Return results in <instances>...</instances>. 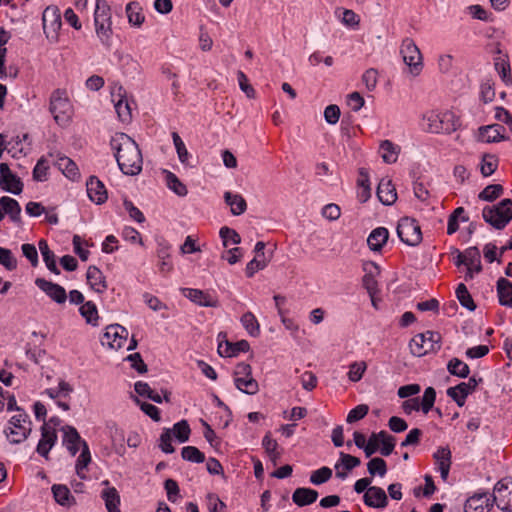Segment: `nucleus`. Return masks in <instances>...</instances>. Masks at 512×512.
Returning <instances> with one entry per match:
<instances>
[{
    "label": "nucleus",
    "mask_w": 512,
    "mask_h": 512,
    "mask_svg": "<svg viewBox=\"0 0 512 512\" xmlns=\"http://www.w3.org/2000/svg\"><path fill=\"white\" fill-rule=\"evenodd\" d=\"M119 169L126 175H138L142 171L143 158L138 144L123 132L115 133L110 140Z\"/></svg>",
    "instance_id": "nucleus-1"
},
{
    "label": "nucleus",
    "mask_w": 512,
    "mask_h": 512,
    "mask_svg": "<svg viewBox=\"0 0 512 512\" xmlns=\"http://www.w3.org/2000/svg\"><path fill=\"white\" fill-rule=\"evenodd\" d=\"M49 111L55 122L60 126L70 123L73 115V106L65 89H55L49 99Z\"/></svg>",
    "instance_id": "nucleus-2"
},
{
    "label": "nucleus",
    "mask_w": 512,
    "mask_h": 512,
    "mask_svg": "<svg viewBox=\"0 0 512 512\" xmlns=\"http://www.w3.org/2000/svg\"><path fill=\"white\" fill-rule=\"evenodd\" d=\"M424 119L427 121V130L431 133L450 134L461 125L459 117L452 111H430Z\"/></svg>",
    "instance_id": "nucleus-3"
},
{
    "label": "nucleus",
    "mask_w": 512,
    "mask_h": 512,
    "mask_svg": "<svg viewBox=\"0 0 512 512\" xmlns=\"http://www.w3.org/2000/svg\"><path fill=\"white\" fill-rule=\"evenodd\" d=\"M482 217L493 228L504 229L512 220V200L507 198L496 205L485 206Z\"/></svg>",
    "instance_id": "nucleus-4"
},
{
    "label": "nucleus",
    "mask_w": 512,
    "mask_h": 512,
    "mask_svg": "<svg viewBox=\"0 0 512 512\" xmlns=\"http://www.w3.org/2000/svg\"><path fill=\"white\" fill-rule=\"evenodd\" d=\"M441 340L439 332L428 330L415 335L409 343V348L414 356L422 357L428 353L438 352L441 349Z\"/></svg>",
    "instance_id": "nucleus-5"
},
{
    "label": "nucleus",
    "mask_w": 512,
    "mask_h": 512,
    "mask_svg": "<svg viewBox=\"0 0 512 512\" xmlns=\"http://www.w3.org/2000/svg\"><path fill=\"white\" fill-rule=\"evenodd\" d=\"M4 433L12 444L25 441L31 433V421L26 412L18 413L11 417Z\"/></svg>",
    "instance_id": "nucleus-6"
},
{
    "label": "nucleus",
    "mask_w": 512,
    "mask_h": 512,
    "mask_svg": "<svg viewBox=\"0 0 512 512\" xmlns=\"http://www.w3.org/2000/svg\"><path fill=\"white\" fill-rule=\"evenodd\" d=\"M404 63L413 76H418L423 69V58L420 49L411 38H405L400 47Z\"/></svg>",
    "instance_id": "nucleus-7"
},
{
    "label": "nucleus",
    "mask_w": 512,
    "mask_h": 512,
    "mask_svg": "<svg viewBox=\"0 0 512 512\" xmlns=\"http://www.w3.org/2000/svg\"><path fill=\"white\" fill-rule=\"evenodd\" d=\"M234 383L237 389L249 395H254L259 391L258 382L252 377V368L245 362L236 365Z\"/></svg>",
    "instance_id": "nucleus-8"
},
{
    "label": "nucleus",
    "mask_w": 512,
    "mask_h": 512,
    "mask_svg": "<svg viewBox=\"0 0 512 512\" xmlns=\"http://www.w3.org/2000/svg\"><path fill=\"white\" fill-rule=\"evenodd\" d=\"M397 234L400 240L409 246H416L422 241L421 227L418 221L411 217L399 220Z\"/></svg>",
    "instance_id": "nucleus-9"
},
{
    "label": "nucleus",
    "mask_w": 512,
    "mask_h": 512,
    "mask_svg": "<svg viewBox=\"0 0 512 512\" xmlns=\"http://www.w3.org/2000/svg\"><path fill=\"white\" fill-rule=\"evenodd\" d=\"M492 502L504 512H512V478L499 480L493 490Z\"/></svg>",
    "instance_id": "nucleus-10"
},
{
    "label": "nucleus",
    "mask_w": 512,
    "mask_h": 512,
    "mask_svg": "<svg viewBox=\"0 0 512 512\" xmlns=\"http://www.w3.org/2000/svg\"><path fill=\"white\" fill-rule=\"evenodd\" d=\"M128 334V330L119 324L109 325L101 337V343L104 346L107 345L112 349L118 350L124 346Z\"/></svg>",
    "instance_id": "nucleus-11"
},
{
    "label": "nucleus",
    "mask_w": 512,
    "mask_h": 512,
    "mask_svg": "<svg viewBox=\"0 0 512 512\" xmlns=\"http://www.w3.org/2000/svg\"><path fill=\"white\" fill-rule=\"evenodd\" d=\"M0 187L15 195H19L23 190L21 179L12 173L7 163L0 164Z\"/></svg>",
    "instance_id": "nucleus-12"
},
{
    "label": "nucleus",
    "mask_w": 512,
    "mask_h": 512,
    "mask_svg": "<svg viewBox=\"0 0 512 512\" xmlns=\"http://www.w3.org/2000/svg\"><path fill=\"white\" fill-rule=\"evenodd\" d=\"M492 495L488 492H477L469 497L464 505L465 512H489L495 502H492Z\"/></svg>",
    "instance_id": "nucleus-13"
},
{
    "label": "nucleus",
    "mask_w": 512,
    "mask_h": 512,
    "mask_svg": "<svg viewBox=\"0 0 512 512\" xmlns=\"http://www.w3.org/2000/svg\"><path fill=\"white\" fill-rule=\"evenodd\" d=\"M61 431L63 432V445L72 456H75L79 450L83 449V442L86 441L81 438L80 434L73 426L65 425L61 428Z\"/></svg>",
    "instance_id": "nucleus-14"
},
{
    "label": "nucleus",
    "mask_w": 512,
    "mask_h": 512,
    "mask_svg": "<svg viewBox=\"0 0 512 512\" xmlns=\"http://www.w3.org/2000/svg\"><path fill=\"white\" fill-rule=\"evenodd\" d=\"M57 441V434L52 426H49L47 422H44L41 426V438L38 442L36 451L46 459L49 457V451L55 445Z\"/></svg>",
    "instance_id": "nucleus-15"
},
{
    "label": "nucleus",
    "mask_w": 512,
    "mask_h": 512,
    "mask_svg": "<svg viewBox=\"0 0 512 512\" xmlns=\"http://www.w3.org/2000/svg\"><path fill=\"white\" fill-rule=\"evenodd\" d=\"M35 284L39 289H41L48 297H50L56 303H65L67 299V294L65 289L61 285L48 281L44 278H37L35 280Z\"/></svg>",
    "instance_id": "nucleus-16"
},
{
    "label": "nucleus",
    "mask_w": 512,
    "mask_h": 512,
    "mask_svg": "<svg viewBox=\"0 0 512 512\" xmlns=\"http://www.w3.org/2000/svg\"><path fill=\"white\" fill-rule=\"evenodd\" d=\"M363 269L366 272L362 279L363 287L367 290L370 297L372 298L373 305H375L373 298L378 292V282L375 276L380 272L379 267L374 262H367L364 263Z\"/></svg>",
    "instance_id": "nucleus-17"
},
{
    "label": "nucleus",
    "mask_w": 512,
    "mask_h": 512,
    "mask_svg": "<svg viewBox=\"0 0 512 512\" xmlns=\"http://www.w3.org/2000/svg\"><path fill=\"white\" fill-rule=\"evenodd\" d=\"M363 501L371 508L384 509L388 505V497L385 491L378 486H372L364 493Z\"/></svg>",
    "instance_id": "nucleus-18"
},
{
    "label": "nucleus",
    "mask_w": 512,
    "mask_h": 512,
    "mask_svg": "<svg viewBox=\"0 0 512 512\" xmlns=\"http://www.w3.org/2000/svg\"><path fill=\"white\" fill-rule=\"evenodd\" d=\"M87 195L96 204H103L108 198L104 184L96 177L90 176L86 182Z\"/></svg>",
    "instance_id": "nucleus-19"
},
{
    "label": "nucleus",
    "mask_w": 512,
    "mask_h": 512,
    "mask_svg": "<svg viewBox=\"0 0 512 512\" xmlns=\"http://www.w3.org/2000/svg\"><path fill=\"white\" fill-rule=\"evenodd\" d=\"M182 292L185 297L190 299L192 302L204 306V307H217L219 302L218 300L211 296L209 293L204 292L200 289L194 288H184Z\"/></svg>",
    "instance_id": "nucleus-20"
},
{
    "label": "nucleus",
    "mask_w": 512,
    "mask_h": 512,
    "mask_svg": "<svg viewBox=\"0 0 512 512\" xmlns=\"http://www.w3.org/2000/svg\"><path fill=\"white\" fill-rule=\"evenodd\" d=\"M463 257L468 270L465 279H472L474 272L479 273L482 270L480 252L477 247H470L463 252Z\"/></svg>",
    "instance_id": "nucleus-21"
},
{
    "label": "nucleus",
    "mask_w": 512,
    "mask_h": 512,
    "mask_svg": "<svg viewBox=\"0 0 512 512\" xmlns=\"http://www.w3.org/2000/svg\"><path fill=\"white\" fill-rule=\"evenodd\" d=\"M87 283L92 290L103 293L107 289V282L102 271L96 266H89L86 273Z\"/></svg>",
    "instance_id": "nucleus-22"
},
{
    "label": "nucleus",
    "mask_w": 512,
    "mask_h": 512,
    "mask_svg": "<svg viewBox=\"0 0 512 512\" xmlns=\"http://www.w3.org/2000/svg\"><path fill=\"white\" fill-rule=\"evenodd\" d=\"M505 128L500 124L487 125L479 128V140L485 143L498 142L504 139Z\"/></svg>",
    "instance_id": "nucleus-23"
},
{
    "label": "nucleus",
    "mask_w": 512,
    "mask_h": 512,
    "mask_svg": "<svg viewBox=\"0 0 512 512\" xmlns=\"http://www.w3.org/2000/svg\"><path fill=\"white\" fill-rule=\"evenodd\" d=\"M55 166L70 180L77 181L80 179V171L77 164L67 156H58Z\"/></svg>",
    "instance_id": "nucleus-24"
},
{
    "label": "nucleus",
    "mask_w": 512,
    "mask_h": 512,
    "mask_svg": "<svg viewBox=\"0 0 512 512\" xmlns=\"http://www.w3.org/2000/svg\"><path fill=\"white\" fill-rule=\"evenodd\" d=\"M377 196L384 205H392L397 200V192L391 180L382 179L377 187Z\"/></svg>",
    "instance_id": "nucleus-25"
},
{
    "label": "nucleus",
    "mask_w": 512,
    "mask_h": 512,
    "mask_svg": "<svg viewBox=\"0 0 512 512\" xmlns=\"http://www.w3.org/2000/svg\"><path fill=\"white\" fill-rule=\"evenodd\" d=\"M440 471L441 478L445 481L451 467V451L448 447H439L433 455Z\"/></svg>",
    "instance_id": "nucleus-26"
},
{
    "label": "nucleus",
    "mask_w": 512,
    "mask_h": 512,
    "mask_svg": "<svg viewBox=\"0 0 512 512\" xmlns=\"http://www.w3.org/2000/svg\"><path fill=\"white\" fill-rule=\"evenodd\" d=\"M250 349L248 341L241 340L235 343L226 342L218 345V353L222 357H235L240 352H247Z\"/></svg>",
    "instance_id": "nucleus-27"
},
{
    "label": "nucleus",
    "mask_w": 512,
    "mask_h": 512,
    "mask_svg": "<svg viewBox=\"0 0 512 512\" xmlns=\"http://www.w3.org/2000/svg\"><path fill=\"white\" fill-rule=\"evenodd\" d=\"M134 389L136 393L140 396L147 397L150 400L156 402V403H162L163 398L159 395L158 392L153 390L146 382L138 381L134 385ZM164 393V400L166 402L170 401V393L165 390Z\"/></svg>",
    "instance_id": "nucleus-28"
},
{
    "label": "nucleus",
    "mask_w": 512,
    "mask_h": 512,
    "mask_svg": "<svg viewBox=\"0 0 512 512\" xmlns=\"http://www.w3.org/2000/svg\"><path fill=\"white\" fill-rule=\"evenodd\" d=\"M389 232L384 227H378L369 234L367 244L372 251H380L387 243Z\"/></svg>",
    "instance_id": "nucleus-29"
},
{
    "label": "nucleus",
    "mask_w": 512,
    "mask_h": 512,
    "mask_svg": "<svg viewBox=\"0 0 512 512\" xmlns=\"http://www.w3.org/2000/svg\"><path fill=\"white\" fill-rule=\"evenodd\" d=\"M225 203L230 207L233 215L239 216L247 210V202L240 194H233L232 192L224 193Z\"/></svg>",
    "instance_id": "nucleus-30"
},
{
    "label": "nucleus",
    "mask_w": 512,
    "mask_h": 512,
    "mask_svg": "<svg viewBox=\"0 0 512 512\" xmlns=\"http://www.w3.org/2000/svg\"><path fill=\"white\" fill-rule=\"evenodd\" d=\"M318 498V492L311 488H297L292 495L293 502L300 506H307L314 503Z\"/></svg>",
    "instance_id": "nucleus-31"
},
{
    "label": "nucleus",
    "mask_w": 512,
    "mask_h": 512,
    "mask_svg": "<svg viewBox=\"0 0 512 512\" xmlns=\"http://www.w3.org/2000/svg\"><path fill=\"white\" fill-rule=\"evenodd\" d=\"M497 295L502 306L512 308V282L506 278L497 281Z\"/></svg>",
    "instance_id": "nucleus-32"
},
{
    "label": "nucleus",
    "mask_w": 512,
    "mask_h": 512,
    "mask_svg": "<svg viewBox=\"0 0 512 512\" xmlns=\"http://www.w3.org/2000/svg\"><path fill=\"white\" fill-rule=\"evenodd\" d=\"M52 493L55 501L61 506L70 507L76 503L75 498L66 485L54 484L52 486Z\"/></svg>",
    "instance_id": "nucleus-33"
},
{
    "label": "nucleus",
    "mask_w": 512,
    "mask_h": 512,
    "mask_svg": "<svg viewBox=\"0 0 512 512\" xmlns=\"http://www.w3.org/2000/svg\"><path fill=\"white\" fill-rule=\"evenodd\" d=\"M0 205L3 210L2 212L9 215L13 222L20 221L21 207L17 200L8 196H3L0 198Z\"/></svg>",
    "instance_id": "nucleus-34"
},
{
    "label": "nucleus",
    "mask_w": 512,
    "mask_h": 512,
    "mask_svg": "<svg viewBox=\"0 0 512 512\" xmlns=\"http://www.w3.org/2000/svg\"><path fill=\"white\" fill-rule=\"evenodd\" d=\"M494 67L500 78L506 85L512 84L511 66L507 55L499 56L494 59Z\"/></svg>",
    "instance_id": "nucleus-35"
},
{
    "label": "nucleus",
    "mask_w": 512,
    "mask_h": 512,
    "mask_svg": "<svg viewBox=\"0 0 512 512\" xmlns=\"http://www.w3.org/2000/svg\"><path fill=\"white\" fill-rule=\"evenodd\" d=\"M101 498L105 502V507L108 512H121L120 495L115 487H108L101 492Z\"/></svg>",
    "instance_id": "nucleus-36"
},
{
    "label": "nucleus",
    "mask_w": 512,
    "mask_h": 512,
    "mask_svg": "<svg viewBox=\"0 0 512 512\" xmlns=\"http://www.w3.org/2000/svg\"><path fill=\"white\" fill-rule=\"evenodd\" d=\"M357 185L359 187L358 199L361 203L366 202L371 197V188L369 182V173L366 168H360Z\"/></svg>",
    "instance_id": "nucleus-37"
},
{
    "label": "nucleus",
    "mask_w": 512,
    "mask_h": 512,
    "mask_svg": "<svg viewBox=\"0 0 512 512\" xmlns=\"http://www.w3.org/2000/svg\"><path fill=\"white\" fill-rule=\"evenodd\" d=\"M379 151L383 161L391 164L397 161L400 148L390 140H384L380 144Z\"/></svg>",
    "instance_id": "nucleus-38"
},
{
    "label": "nucleus",
    "mask_w": 512,
    "mask_h": 512,
    "mask_svg": "<svg viewBox=\"0 0 512 512\" xmlns=\"http://www.w3.org/2000/svg\"><path fill=\"white\" fill-rule=\"evenodd\" d=\"M90 462H91V454H90L89 446H88L87 442H83V449H81V453L78 456V458L76 460V464H75L76 473L81 479L87 478L85 470Z\"/></svg>",
    "instance_id": "nucleus-39"
},
{
    "label": "nucleus",
    "mask_w": 512,
    "mask_h": 512,
    "mask_svg": "<svg viewBox=\"0 0 512 512\" xmlns=\"http://www.w3.org/2000/svg\"><path fill=\"white\" fill-rule=\"evenodd\" d=\"M39 250L42 254L43 261L45 262L47 268L49 271H51L54 274H59L60 270L58 269L56 265L55 255L53 251L50 250L48 243L46 240L41 239L38 243Z\"/></svg>",
    "instance_id": "nucleus-40"
},
{
    "label": "nucleus",
    "mask_w": 512,
    "mask_h": 512,
    "mask_svg": "<svg viewBox=\"0 0 512 512\" xmlns=\"http://www.w3.org/2000/svg\"><path fill=\"white\" fill-rule=\"evenodd\" d=\"M169 248L170 247L168 245L160 244L157 249V256L160 259L159 269L162 273H168L173 268Z\"/></svg>",
    "instance_id": "nucleus-41"
},
{
    "label": "nucleus",
    "mask_w": 512,
    "mask_h": 512,
    "mask_svg": "<svg viewBox=\"0 0 512 512\" xmlns=\"http://www.w3.org/2000/svg\"><path fill=\"white\" fill-rule=\"evenodd\" d=\"M447 370L450 374L460 378H466L470 373L469 366L458 358H452L448 362Z\"/></svg>",
    "instance_id": "nucleus-42"
},
{
    "label": "nucleus",
    "mask_w": 512,
    "mask_h": 512,
    "mask_svg": "<svg viewBox=\"0 0 512 512\" xmlns=\"http://www.w3.org/2000/svg\"><path fill=\"white\" fill-rule=\"evenodd\" d=\"M126 13L130 24L135 26H141L144 22V15L141 12V8L137 2H130L126 6Z\"/></svg>",
    "instance_id": "nucleus-43"
},
{
    "label": "nucleus",
    "mask_w": 512,
    "mask_h": 512,
    "mask_svg": "<svg viewBox=\"0 0 512 512\" xmlns=\"http://www.w3.org/2000/svg\"><path fill=\"white\" fill-rule=\"evenodd\" d=\"M262 446L273 462H276L281 457V453L278 451V443L275 439L271 438L270 432L263 437Z\"/></svg>",
    "instance_id": "nucleus-44"
},
{
    "label": "nucleus",
    "mask_w": 512,
    "mask_h": 512,
    "mask_svg": "<svg viewBox=\"0 0 512 512\" xmlns=\"http://www.w3.org/2000/svg\"><path fill=\"white\" fill-rule=\"evenodd\" d=\"M447 395L453 399L459 407H462L464 406L469 393L466 390V385H464V383H459L454 387H449L447 389Z\"/></svg>",
    "instance_id": "nucleus-45"
},
{
    "label": "nucleus",
    "mask_w": 512,
    "mask_h": 512,
    "mask_svg": "<svg viewBox=\"0 0 512 512\" xmlns=\"http://www.w3.org/2000/svg\"><path fill=\"white\" fill-rule=\"evenodd\" d=\"M79 312L81 316L86 319L87 323L97 325L98 310L92 301L83 303L79 308Z\"/></svg>",
    "instance_id": "nucleus-46"
},
{
    "label": "nucleus",
    "mask_w": 512,
    "mask_h": 512,
    "mask_svg": "<svg viewBox=\"0 0 512 512\" xmlns=\"http://www.w3.org/2000/svg\"><path fill=\"white\" fill-rule=\"evenodd\" d=\"M456 296L463 307L467 308L470 311H474L476 309V305L465 284L460 283L458 285L456 289Z\"/></svg>",
    "instance_id": "nucleus-47"
},
{
    "label": "nucleus",
    "mask_w": 512,
    "mask_h": 512,
    "mask_svg": "<svg viewBox=\"0 0 512 512\" xmlns=\"http://www.w3.org/2000/svg\"><path fill=\"white\" fill-rule=\"evenodd\" d=\"M241 323L251 336L260 334L259 323L252 312H246L241 317Z\"/></svg>",
    "instance_id": "nucleus-48"
},
{
    "label": "nucleus",
    "mask_w": 512,
    "mask_h": 512,
    "mask_svg": "<svg viewBox=\"0 0 512 512\" xmlns=\"http://www.w3.org/2000/svg\"><path fill=\"white\" fill-rule=\"evenodd\" d=\"M181 456L184 460L192 463H203L205 455L195 446H185L181 450Z\"/></svg>",
    "instance_id": "nucleus-49"
},
{
    "label": "nucleus",
    "mask_w": 512,
    "mask_h": 512,
    "mask_svg": "<svg viewBox=\"0 0 512 512\" xmlns=\"http://www.w3.org/2000/svg\"><path fill=\"white\" fill-rule=\"evenodd\" d=\"M94 22H111L110 6L105 0L96 1Z\"/></svg>",
    "instance_id": "nucleus-50"
},
{
    "label": "nucleus",
    "mask_w": 512,
    "mask_h": 512,
    "mask_svg": "<svg viewBox=\"0 0 512 512\" xmlns=\"http://www.w3.org/2000/svg\"><path fill=\"white\" fill-rule=\"evenodd\" d=\"M379 436H380V447H379L380 453L383 456H389L395 448L396 439L392 435H389L386 431H380Z\"/></svg>",
    "instance_id": "nucleus-51"
},
{
    "label": "nucleus",
    "mask_w": 512,
    "mask_h": 512,
    "mask_svg": "<svg viewBox=\"0 0 512 512\" xmlns=\"http://www.w3.org/2000/svg\"><path fill=\"white\" fill-rule=\"evenodd\" d=\"M48 171H49V163L44 157H41L37 161V163L33 169V173H32L33 179L38 182L46 181L48 179Z\"/></svg>",
    "instance_id": "nucleus-52"
},
{
    "label": "nucleus",
    "mask_w": 512,
    "mask_h": 512,
    "mask_svg": "<svg viewBox=\"0 0 512 512\" xmlns=\"http://www.w3.org/2000/svg\"><path fill=\"white\" fill-rule=\"evenodd\" d=\"M367 469L371 476L379 475L383 477L387 472V464L384 459L375 457L368 462Z\"/></svg>",
    "instance_id": "nucleus-53"
},
{
    "label": "nucleus",
    "mask_w": 512,
    "mask_h": 512,
    "mask_svg": "<svg viewBox=\"0 0 512 512\" xmlns=\"http://www.w3.org/2000/svg\"><path fill=\"white\" fill-rule=\"evenodd\" d=\"M172 431L180 443H184L189 440L191 429L186 420H181L175 423Z\"/></svg>",
    "instance_id": "nucleus-54"
},
{
    "label": "nucleus",
    "mask_w": 512,
    "mask_h": 512,
    "mask_svg": "<svg viewBox=\"0 0 512 512\" xmlns=\"http://www.w3.org/2000/svg\"><path fill=\"white\" fill-rule=\"evenodd\" d=\"M115 110L121 122L127 123L131 120L132 113L127 99L120 98L115 104Z\"/></svg>",
    "instance_id": "nucleus-55"
},
{
    "label": "nucleus",
    "mask_w": 512,
    "mask_h": 512,
    "mask_svg": "<svg viewBox=\"0 0 512 512\" xmlns=\"http://www.w3.org/2000/svg\"><path fill=\"white\" fill-rule=\"evenodd\" d=\"M503 193V187L500 184H491L486 186L480 193L479 199L484 201H493Z\"/></svg>",
    "instance_id": "nucleus-56"
},
{
    "label": "nucleus",
    "mask_w": 512,
    "mask_h": 512,
    "mask_svg": "<svg viewBox=\"0 0 512 512\" xmlns=\"http://www.w3.org/2000/svg\"><path fill=\"white\" fill-rule=\"evenodd\" d=\"M166 182L169 189H171L177 195L185 196L187 194L188 191L186 186L178 179V177L174 173L167 172Z\"/></svg>",
    "instance_id": "nucleus-57"
},
{
    "label": "nucleus",
    "mask_w": 512,
    "mask_h": 512,
    "mask_svg": "<svg viewBox=\"0 0 512 512\" xmlns=\"http://www.w3.org/2000/svg\"><path fill=\"white\" fill-rule=\"evenodd\" d=\"M498 167V159L496 156L486 154L482 158L481 162V173L487 177L492 175Z\"/></svg>",
    "instance_id": "nucleus-58"
},
{
    "label": "nucleus",
    "mask_w": 512,
    "mask_h": 512,
    "mask_svg": "<svg viewBox=\"0 0 512 512\" xmlns=\"http://www.w3.org/2000/svg\"><path fill=\"white\" fill-rule=\"evenodd\" d=\"M172 139H173V143L176 148L179 160L181 161V163L187 164L190 154H189L183 140L181 139V137L179 136V134L177 132H172Z\"/></svg>",
    "instance_id": "nucleus-59"
},
{
    "label": "nucleus",
    "mask_w": 512,
    "mask_h": 512,
    "mask_svg": "<svg viewBox=\"0 0 512 512\" xmlns=\"http://www.w3.org/2000/svg\"><path fill=\"white\" fill-rule=\"evenodd\" d=\"M0 264L9 271L17 268V260L11 250L0 247Z\"/></svg>",
    "instance_id": "nucleus-60"
},
{
    "label": "nucleus",
    "mask_w": 512,
    "mask_h": 512,
    "mask_svg": "<svg viewBox=\"0 0 512 512\" xmlns=\"http://www.w3.org/2000/svg\"><path fill=\"white\" fill-rule=\"evenodd\" d=\"M95 27L101 42L109 46L112 34L111 22H95Z\"/></svg>",
    "instance_id": "nucleus-61"
},
{
    "label": "nucleus",
    "mask_w": 512,
    "mask_h": 512,
    "mask_svg": "<svg viewBox=\"0 0 512 512\" xmlns=\"http://www.w3.org/2000/svg\"><path fill=\"white\" fill-rule=\"evenodd\" d=\"M367 369V365L364 361L353 362L349 366L348 378L352 382H358L363 377L364 372Z\"/></svg>",
    "instance_id": "nucleus-62"
},
{
    "label": "nucleus",
    "mask_w": 512,
    "mask_h": 512,
    "mask_svg": "<svg viewBox=\"0 0 512 512\" xmlns=\"http://www.w3.org/2000/svg\"><path fill=\"white\" fill-rule=\"evenodd\" d=\"M331 477L332 470L325 466L312 472L310 482L314 485H320L327 482Z\"/></svg>",
    "instance_id": "nucleus-63"
},
{
    "label": "nucleus",
    "mask_w": 512,
    "mask_h": 512,
    "mask_svg": "<svg viewBox=\"0 0 512 512\" xmlns=\"http://www.w3.org/2000/svg\"><path fill=\"white\" fill-rule=\"evenodd\" d=\"M219 234L225 247L228 246L229 242L232 244H239L241 242L240 235L234 229L229 227H222Z\"/></svg>",
    "instance_id": "nucleus-64"
}]
</instances>
